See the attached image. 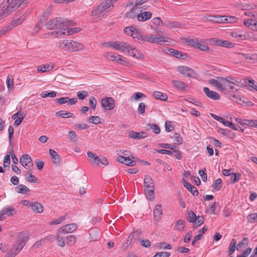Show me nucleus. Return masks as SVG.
<instances>
[{"label": "nucleus", "instance_id": "nucleus-13", "mask_svg": "<svg viewBox=\"0 0 257 257\" xmlns=\"http://www.w3.org/2000/svg\"><path fill=\"white\" fill-rule=\"evenodd\" d=\"M87 155L89 158L88 162L91 165L96 166L99 165L100 162V157L90 151L87 152Z\"/></svg>", "mask_w": 257, "mask_h": 257}, {"label": "nucleus", "instance_id": "nucleus-57", "mask_svg": "<svg viewBox=\"0 0 257 257\" xmlns=\"http://www.w3.org/2000/svg\"><path fill=\"white\" fill-rule=\"evenodd\" d=\"M237 18L233 16H225L224 22L223 23H233L236 22Z\"/></svg>", "mask_w": 257, "mask_h": 257}, {"label": "nucleus", "instance_id": "nucleus-10", "mask_svg": "<svg viewBox=\"0 0 257 257\" xmlns=\"http://www.w3.org/2000/svg\"><path fill=\"white\" fill-rule=\"evenodd\" d=\"M101 104L105 110H112L115 106L114 100L110 97H105L102 99Z\"/></svg>", "mask_w": 257, "mask_h": 257}, {"label": "nucleus", "instance_id": "nucleus-64", "mask_svg": "<svg viewBox=\"0 0 257 257\" xmlns=\"http://www.w3.org/2000/svg\"><path fill=\"white\" fill-rule=\"evenodd\" d=\"M170 253L169 252H158L153 257H169Z\"/></svg>", "mask_w": 257, "mask_h": 257}, {"label": "nucleus", "instance_id": "nucleus-46", "mask_svg": "<svg viewBox=\"0 0 257 257\" xmlns=\"http://www.w3.org/2000/svg\"><path fill=\"white\" fill-rule=\"evenodd\" d=\"M236 240L235 239H232L229 247L228 255H230L233 253L235 249L236 245Z\"/></svg>", "mask_w": 257, "mask_h": 257}, {"label": "nucleus", "instance_id": "nucleus-20", "mask_svg": "<svg viewBox=\"0 0 257 257\" xmlns=\"http://www.w3.org/2000/svg\"><path fill=\"white\" fill-rule=\"evenodd\" d=\"M244 25L251 30L257 31V21L254 19H246L243 22Z\"/></svg>", "mask_w": 257, "mask_h": 257}, {"label": "nucleus", "instance_id": "nucleus-5", "mask_svg": "<svg viewBox=\"0 0 257 257\" xmlns=\"http://www.w3.org/2000/svg\"><path fill=\"white\" fill-rule=\"evenodd\" d=\"M136 38V41L139 43H144L145 42L149 43H156L159 44H163L167 41L165 40L163 36L157 37L155 35L150 34L147 35H142L140 34L135 36Z\"/></svg>", "mask_w": 257, "mask_h": 257}, {"label": "nucleus", "instance_id": "nucleus-43", "mask_svg": "<svg viewBox=\"0 0 257 257\" xmlns=\"http://www.w3.org/2000/svg\"><path fill=\"white\" fill-rule=\"evenodd\" d=\"M101 118L98 116H92L89 117L88 121L90 123L97 124L101 123Z\"/></svg>", "mask_w": 257, "mask_h": 257}, {"label": "nucleus", "instance_id": "nucleus-11", "mask_svg": "<svg viewBox=\"0 0 257 257\" xmlns=\"http://www.w3.org/2000/svg\"><path fill=\"white\" fill-rule=\"evenodd\" d=\"M78 227L76 223H70L62 226L58 229V232H62L64 234L72 233Z\"/></svg>", "mask_w": 257, "mask_h": 257}, {"label": "nucleus", "instance_id": "nucleus-58", "mask_svg": "<svg viewBox=\"0 0 257 257\" xmlns=\"http://www.w3.org/2000/svg\"><path fill=\"white\" fill-rule=\"evenodd\" d=\"M88 95V93L86 91H78L77 94L78 98L80 100L84 99Z\"/></svg>", "mask_w": 257, "mask_h": 257}, {"label": "nucleus", "instance_id": "nucleus-12", "mask_svg": "<svg viewBox=\"0 0 257 257\" xmlns=\"http://www.w3.org/2000/svg\"><path fill=\"white\" fill-rule=\"evenodd\" d=\"M84 46L77 42L74 41H69L68 47H67V51L69 52H75L83 49Z\"/></svg>", "mask_w": 257, "mask_h": 257}, {"label": "nucleus", "instance_id": "nucleus-33", "mask_svg": "<svg viewBox=\"0 0 257 257\" xmlns=\"http://www.w3.org/2000/svg\"><path fill=\"white\" fill-rule=\"evenodd\" d=\"M147 130H153V132L156 134H159L161 130L159 125L155 123H148L147 125Z\"/></svg>", "mask_w": 257, "mask_h": 257}, {"label": "nucleus", "instance_id": "nucleus-18", "mask_svg": "<svg viewBox=\"0 0 257 257\" xmlns=\"http://www.w3.org/2000/svg\"><path fill=\"white\" fill-rule=\"evenodd\" d=\"M211 42L213 43L216 46H223L225 47H232L233 46V44L228 41H221L216 38L211 39Z\"/></svg>", "mask_w": 257, "mask_h": 257}, {"label": "nucleus", "instance_id": "nucleus-6", "mask_svg": "<svg viewBox=\"0 0 257 257\" xmlns=\"http://www.w3.org/2000/svg\"><path fill=\"white\" fill-rule=\"evenodd\" d=\"M144 187L145 195L148 199L153 201L155 198V186L152 178L149 175L145 176Z\"/></svg>", "mask_w": 257, "mask_h": 257}, {"label": "nucleus", "instance_id": "nucleus-24", "mask_svg": "<svg viewBox=\"0 0 257 257\" xmlns=\"http://www.w3.org/2000/svg\"><path fill=\"white\" fill-rule=\"evenodd\" d=\"M152 14L150 12H144L137 15V20L140 22H144L151 18Z\"/></svg>", "mask_w": 257, "mask_h": 257}, {"label": "nucleus", "instance_id": "nucleus-31", "mask_svg": "<svg viewBox=\"0 0 257 257\" xmlns=\"http://www.w3.org/2000/svg\"><path fill=\"white\" fill-rule=\"evenodd\" d=\"M162 207L161 204H157L154 210V215L155 218L160 219L162 215Z\"/></svg>", "mask_w": 257, "mask_h": 257}, {"label": "nucleus", "instance_id": "nucleus-14", "mask_svg": "<svg viewBox=\"0 0 257 257\" xmlns=\"http://www.w3.org/2000/svg\"><path fill=\"white\" fill-rule=\"evenodd\" d=\"M55 101L61 105L67 103L69 105H72L77 102V99L76 98H70L68 97H63L56 99Z\"/></svg>", "mask_w": 257, "mask_h": 257}, {"label": "nucleus", "instance_id": "nucleus-27", "mask_svg": "<svg viewBox=\"0 0 257 257\" xmlns=\"http://www.w3.org/2000/svg\"><path fill=\"white\" fill-rule=\"evenodd\" d=\"M164 26L169 29H174L181 27L182 24L177 21H167L164 23Z\"/></svg>", "mask_w": 257, "mask_h": 257}, {"label": "nucleus", "instance_id": "nucleus-63", "mask_svg": "<svg viewBox=\"0 0 257 257\" xmlns=\"http://www.w3.org/2000/svg\"><path fill=\"white\" fill-rule=\"evenodd\" d=\"M152 22L157 26L164 25V23H163L162 20L159 17H156L152 20Z\"/></svg>", "mask_w": 257, "mask_h": 257}, {"label": "nucleus", "instance_id": "nucleus-49", "mask_svg": "<svg viewBox=\"0 0 257 257\" xmlns=\"http://www.w3.org/2000/svg\"><path fill=\"white\" fill-rule=\"evenodd\" d=\"M199 41L198 39H188L186 40V42L188 45L197 48Z\"/></svg>", "mask_w": 257, "mask_h": 257}, {"label": "nucleus", "instance_id": "nucleus-7", "mask_svg": "<svg viewBox=\"0 0 257 257\" xmlns=\"http://www.w3.org/2000/svg\"><path fill=\"white\" fill-rule=\"evenodd\" d=\"M103 45L106 47H112L116 50L121 51H125V50L130 49V44L123 42L110 41Z\"/></svg>", "mask_w": 257, "mask_h": 257}, {"label": "nucleus", "instance_id": "nucleus-21", "mask_svg": "<svg viewBox=\"0 0 257 257\" xmlns=\"http://www.w3.org/2000/svg\"><path fill=\"white\" fill-rule=\"evenodd\" d=\"M49 154L54 164L59 165L61 163L60 155L54 150L49 149Z\"/></svg>", "mask_w": 257, "mask_h": 257}, {"label": "nucleus", "instance_id": "nucleus-4", "mask_svg": "<svg viewBox=\"0 0 257 257\" xmlns=\"http://www.w3.org/2000/svg\"><path fill=\"white\" fill-rule=\"evenodd\" d=\"M118 0H105L94 8L91 13V16L94 22H97L101 19V14L104 11L111 10L113 7V4Z\"/></svg>", "mask_w": 257, "mask_h": 257}, {"label": "nucleus", "instance_id": "nucleus-44", "mask_svg": "<svg viewBox=\"0 0 257 257\" xmlns=\"http://www.w3.org/2000/svg\"><path fill=\"white\" fill-rule=\"evenodd\" d=\"M171 55L175 57L176 58H181V59H183V58H184V57L186 56V54L185 53H183L182 52H181L180 51H178L174 49H173V51L171 54Z\"/></svg>", "mask_w": 257, "mask_h": 257}, {"label": "nucleus", "instance_id": "nucleus-36", "mask_svg": "<svg viewBox=\"0 0 257 257\" xmlns=\"http://www.w3.org/2000/svg\"><path fill=\"white\" fill-rule=\"evenodd\" d=\"M248 243L249 241L248 238L247 237H244L243 239L237 244L236 250L239 251L241 250L245 245H248Z\"/></svg>", "mask_w": 257, "mask_h": 257}, {"label": "nucleus", "instance_id": "nucleus-61", "mask_svg": "<svg viewBox=\"0 0 257 257\" xmlns=\"http://www.w3.org/2000/svg\"><path fill=\"white\" fill-rule=\"evenodd\" d=\"M74 128H75V129H77L78 130L81 131V130L88 128L89 125L86 123H83V124L78 123V124H76L75 125Z\"/></svg>", "mask_w": 257, "mask_h": 257}, {"label": "nucleus", "instance_id": "nucleus-41", "mask_svg": "<svg viewBox=\"0 0 257 257\" xmlns=\"http://www.w3.org/2000/svg\"><path fill=\"white\" fill-rule=\"evenodd\" d=\"M222 185V181L221 179H216L214 183L212 184L213 189L219 191L221 189Z\"/></svg>", "mask_w": 257, "mask_h": 257}, {"label": "nucleus", "instance_id": "nucleus-45", "mask_svg": "<svg viewBox=\"0 0 257 257\" xmlns=\"http://www.w3.org/2000/svg\"><path fill=\"white\" fill-rule=\"evenodd\" d=\"M56 240L58 242V245L60 247H64L65 245V239L62 237L60 234L59 232H58V230H57V234L56 235Z\"/></svg>", "mask_w": 257, "mask_h": 257}, {"label": "nucleus", "instance_id": "nucleus-55", "mask_svg": "<svg viewBox=\"0 0 257 257\" xmlns=\"http://www.w3.org/2000/svg\"><path fill=\"white\" fill-rule=\"evenodd\" d=\"M219 204L218 202H214L211 206L209 207V211L212 214H216L217 211H216V208L219 206Z\"/></svg>", "mask_w": 257, "mask_h": 257}, {"label": "nucleus", "instance_id": "nucleus-48", "mask_svg": "<svg viewBox=\"0 0 257 257\" xmlns=\"http://www.w3.org/2000/svg\"><path fill=\"white\" fill-rule=\"evenodd\" d=\"M146 97L147 96L145 94L138 92L132 95L131 98L132 99H134L135 101H137L139 100L140 98H146Z\"/></svg>", "mask_w": 257, "mask_h": 257}, {"label": "nucleus", "instance_id": "nucleus-42", "mask_svg": "<svg viewBox=\"0 0 257 257\" xmlns=\"http://www.w3.org/2000/svg\"><path fill=\"white\" fill-rule=\"evenodd\" d=\"M26 177L27 181L31 183H36L38 180V179L30 172H27Z\"/></svg>", "mask_w": 257, "mask_h": 257}, {"label": "nucleus", "instance_id": "nucleus-15", "mask_svg": "<svg viewBox=\"0 0 257 257\" xmlns=\"http://www.w3.org/2000/svg\"><path fill=\"white\" fill-rule=\"evenodd\" d=\"M203 90L208 98L213 100H218L220 99V95L217 92L210 90L208 87H204Z\"/></svg>", "mask_w": 257, "mask_h": 257}, {"label": "nucleus", "instance_id": "nucleus-9", "mask_svg": "<svg viewBox=\"0 0 257 257\" xmlns=\"http://www.w3.org/2000/svg\"><path fill=\"white\" fill-rule=\"evenodd\" d=\"M177 71L181 74L186 75L188 77H195L197 73L192 68L185 66H179L177 67Z\"/></svg>", "mask_w": 257, "mask_h": 257}, {"label": "nucleus", "instance_id": "nucleus-53", "mask_svg": "<svg viewBox=\"0 0 257 257\" xmlns=\"http://www.w3.org/2000/svg\"><path fill=\"white\" fill-rule=\"evenodd\" d=\"M41 96L42 98H45L46 97H55L56 96V92L53 91L50 92L47 91L42 92L41 94Z\"/></svg>", "mask_w": 257, "mask_h": 257}, {"label": "nucleus", "instance_id": "nucleus-52", "mask_svg": "<svg viewBox=\"0 0 257 257\" xmlns=\"http://www.w3.org/2000/svg\"><path fill=\"white\" fill-rule=\"evenodd\" d=\"M6 83L9 90H11L13 88L14 84L12 76H8L7 77Z\"/></svg>", "mask_w": 257, "mask_h": 257}, {"label": "nucleus", "instance_id": "nucleus-62", "mask_svg": "<svg viewBox=\"0 0 257 257\" xmlns=\"http://www.w3.org/2000/svg\"><path fill=\"white\" fill-rule=\"evenodd\" d=\"M146 107V105L144 103L141 102L139 104V107L138 108V113H139L140 114H143L144 113H145Z\"/></svg>", "mask_w": 257, "mask_h": 257}, {"label": "nucleus", "instance_id": "nucleus-30", "mask_svg": "<svg viewBox=\"0 0 257 257\" xmlns=\"http://www.w3.org/2000/svg\"><path fill=\"white\" fill-rule=\"evenodd\" d=\"M219 80L220 81H218L215 79L212 78L209 80V83L210 84L216 87L220 90L223 91V82H222L221 80Z\"/></svg>", "mask_w": 257, "mask_h": 257}, {"label": "nucleus", "instance_id": "nucleus-3", "mask_svg": "<svg viewBox=\"0 0 257 257\" xmlns=\"http://www.w3.org/2000/svg\"><path fill=\"white\" fill-rule=\"evenodd\" d=\"M75 25L73 21L64 18H55L48 21L45 26L49 30H63L66 28Z\"/></svg>", "mask_w": 257, "mask_h": 257}, {"label": "nucleus", "instance_id": "nucleus-60", "mask_svg": "<svg viewBox=\"0 0 257 257\" xmlns=\"http://www.w3.org/2000/svg\"><path fill=\"white\" fill-rule=\"evenodd\" d=\"M118 60H117V62L118 63L124 66H128L130 64V63L126 61L122 56L118 55Z\"/></svg>", "mask_w": 257, "mask_h": 257}, {"label": "nucleus", "instance_id": "nucleus-1", "mask_svg": "<svg viewBox=\"0 0 257 257\" xmlns=\"http://www.w3.org/2000/svg\"><path fill=\"white\" fill-rule=\"evenodd\" d=\"M31 0H4L0 5V20L7 17L23 4H27Z\"/></svg>", "mask_w": 257, "mask_h": 257}, {"label": "nucleus", "instance_id": "nucleus-50", "mask_svg": "<svg viewBox=\"0 0 257 257\" xmlns=\"http://www.w3.org/2000/svg\"><path fill=\"white\" fill-rule=\"evenodd\" d=\"M196 219V215L195 213L192 211L190 210L188 212V216L187 218V220L190 222L194 223L195 222Z\"/></svg>", "mask_w": 257, "mask_h": 257}, {"label": "nucleus", "instance_id": "nucleus-51", "mask_svg": "<svg viewBox=\"0 0 257 257\" xmlns=\"http://www.w3.org/2000/svg\"><path fill=\"white\" fill-rule=\"evenodd\" d=\"M241 176L240 173H233L230 175V180L232 183H235L238 181Z\"/></svg>", "mask_w": 257, "mask_h": 257}, {"label": "nucleus", "instance_id": "nucleus-39", "mask_svg": "<svg viewBox=\"0 0 257 257\" xmlns=\"http://www.w3.org/2000/svg\"><path fill=\"white\" fill-rule=\"evenodd\" d=\"M210 20L214 23H224L225 20V16H211Z\"/></svg>", "mask_w": 257, "mask_h": 257}, {"label": "nucleus", "instance_id": "nucleus-22", "mask_svg": "<svg viewBox=\"0 0 257 257\" xmlns=\"http://www.w3.org/2000/svg\"><path fill=\"white\" fill-rule=\"evenodd\" d=\"M30 207L33 211L37 213H41L44 211L43 205L38 202H31L30 204Z\"/></svg>", "mask_w": 257, "mask_h": 257}, {"label": "nucleus", "instance_id": "nucleus-37", "mask_svg": "<svg viewBox=\"0 0 257 257\" xmlns=\"http://www.w3.org/2000/svg\"><path fill=\"white\" fill-rule=\"evenodd\" d=\"M17 193L21 194H25L30 192V190L29 188L23 184L19 185L16 189Z\"/></svg>", "mask_w": 257, "mask_h": 257}, {"label": "nucleus", "instance_id": "nucleus-28", "mask_svg": "<svg viewBox=\"0 0 257 257\" xmlns=\"http://www.w3.org/2000/svg\"><path fill=\"white\" fill-rule=\"evenodd\" d=\"M217 78L219 80H221L223 82L229 83L236 85H238L240 83L239 81L235 80L234 78L229 76L226 77V78L219 77Z\"/></svg>", "mask_w": 257, "mask_h": 257}, {"label": "nucleus", "instance_id": "nucleus-35", "mask_svg": "<svg viewBox=\"0 0 257 257\" xmlns=\"http://www.w3.org/2000/svg\"><path fill=\"white\" fill-rule=\"evenodd\" d=\"M185 221L179 219L175 222V228L176 230L182 232L185 229Z\"/></svg>", "mask_w": 257, "mask_h": 257}, {"label": "nucleus", "instance_id": "nucleus-26", "mask_svg": "<svg viewBox=\"0 0 257 257\" xmlns=\"http://www.w3.org/2000/svg\"><path fill=\"white\" fill-rule=\"evenodd\" d=\"M129 137L132 139H140L146 138L147 137V133L144 132L137 133L136 132L133 131L130 132L129 134Z\"/></svg>", "mask_w": 257, "mask_h": 257}, {"label": "nucleus", "instance_id": "nucleus-25", "mask_svg": "<svg viewBox=\"0 0 257 257\" xmlns=\"http://www.w3.org/2000/svg\"><path fill=\"white\" fill-rule=\"evenodd\" d=\"M26 19V15H23L18 19L14 20L9 24L12 29L21 25Z\"/></svg>", "mask_w": 257, "mask_h": 257}, {"label": "nucleus", "instance_id": "nucleus-32", "mask_svg": "<svg viewBox=\"0 0 257 257\" xmlns=\"http://www.w3.org/2000/svg\"><path fill=\"white\" fill-rule=\"evenodd\" d=\"M153 96L157 99L166 101L168 99V96L166 93L159 91H155L153 93Z\"/></svg>", "mask_w": 257, "mask_h": 257}, {"label": "nucleus", "instance_id": "nucleus-38", "mask_svg": "<svg viewBox=\"0 0 257 257\" xmlns=\"http://www.w3.org/2000/svg\"><path fill=\"white\" fill-rule=\"evenodd\" d=\"M3 210L4 211L5 214L9 216H11L14 214L16 213V210L14 208L10 206H5Z\"/></svg>", "mask_w": 257, "mask_h": 257}, {"label": "nucleus", "instance_id": "nucleus-8", "mask_svg": "<svg viewBox=\"0 0 257 257\" xmlns=\"http://www.w3.org/2000/svg\"><path fill=\"white\" fill-rule=\"evenodd\" d=\"M20 162L25 168L31 171L33 169L32 160L29 155H23L20 158Z\"/></svg>", "mask_w": 257, "mask_h": 257}, {"label": "nucleus", "instance_id": "nucleus-16", "mask_svg": "<svg viewBox=\"0 0 257 257\" xmlns=\"http://www.w3.org/2000/svg\"><path fill=\"white\" fill-rule=\"evenodd\" d=\"M184 186L190 191L192 194L194 196H198L199 192L197 189L194 186L192 185L191 183L186 181L184 178L182 179Z\"/></svg>", "mask_w": 257, "mask_h": 257}, {"label": "nucleus", "instance_id": "nucleus-29", "mask_svg": "<svg viewBox=\"0 0 257 257\" xmlns=\"http://www.w3.org/2000/svg\"><path fill=\"white\" fill-rule=\"evenodd\" d=\"M56 115L57 116H59L62 118H70V117H73L74 118L75 117L74 113L65 111L64 110H60L58 111L56 113Z\"/></svg>", "mask_w": 257, "mask_h": 257}, {"label": "nucleus", "instance_id": "nucleus-54", "mask_svg": "<svg viewBox=\"0 0 257 257\" xmlns=\"http://www.w3.org/2000/svg\"><path fill=\"white\" fill-rule=\"evenodd\" d=\"M12 27L9 24L7 26H5L2 30H0V37H2L5 35L7 32L12 30Z\"/></svg>", "mask_w": 257, "mask_h": 257}, {"label": "nucleus", "instance_id": "nucleus-17", "mask_svg": "<svg viewBox=\"0 0 257 257\" xmlns=\"http://www.w3.org/2000/svg\"><path fill=\"white\" fill-rule=\"evenodd\" d=\"M117 161L120 163L124 164L129 166H135L136 164V162L135 161L131 160L129 158V156L126 157L119 156L117 158Z\"/></svg>", "mask_w": 257, "mask_h": 257}, {"label": "nucleus", "instance_id": "nucleus-59", "mask_svg": "<svg viewBox=\"0 0 257 257\" xmlns=\"http://www.w3.org/2000/svg\"><path fill=\"white\" fill-rule=\"evenodd\" d=\"M174 138V141L176 144L178 145L182 144L183 143V139L181 137V136L178 133H175L173 136Z\"/></svg>", "mask_w": 257, "mask_h": 257}, {"label": "nucleus", "instance_id": "nucleus-56", "mask_svg": "<svg viewBox=\"0 0 257 257\" xmlns=\"http://www.w3.org/2000/svg\"><path fill=\"white\" fill-rule=\"evenodd\" d=\"M247 220L250 223L257 222V213L249 215L247 216Z\"/></svg>", "mask_w": 257, "mask_h": 257}, {"label": "nucleus", "instance_id": "nucleus-47", "mask_svg": "<svg viewBox=\"0 0 257 257\" xmlns=\"http://www.w3.org/2000/svg\"><path fill=\"white\" fill-rule=\"evenodd\" d=\"M76 240V237L75 235H68L66 237V243L70 245H73Z\"/></svg>", "mask_w": 257, "mask_h": 257}, {"label": "nucleus", "instance_id": "nucleus-2", "mask_svg": "<svg viewBox=\"0 0 257 257\" xmlns=\"http://www.w3.org/2000/svg\"><path fill=\"white\" fill-rule=\"evenodd\" d=\"M30 237V233L26 231L21 232L12 247L5 257H15L26 245Z\"/></svg>", "mask_w": 257, "mask_h": 257}, {"label": "nucleus", "instance_id": "nucleus-34", "mask_svg": "<svg viewBox=\"0 0 257 257\" xmlns=\"http://www.w3.org/2000/svg\"><path fill=\"white\" fill-rule=\"evenodd\" d=\"M52 69L53 66L46 64L39 66L37 68V71L39 73H44L50 71L52 70Z\"/></svg>", "mask_w": 257, "mask_h": 257}, {"label": "nucleus", "instance_id": "nucleus-40", "mask_svg": "<svg viewBox=\"0 0 257 257\" xmlns=\"http://www.w3.org/2000/svg\"><path fill=\"white\" fill-rule=\"evenodd\" d=\"M68 42L69 41L66 40H62L59 42L57 43V45L59 48L64 51H67V47H68Z\"/></svg>", "mask_w": 257, "mask_h": 257}, {"label": "nucleus", "instance_id": "nucleus-19", "mask_svg": "<svg viewBox=\"0 0 257 257\" xmlns=\"http://www.w3.org/2000/svg\"><path fill=\"white\" fill-rule=\"evenodd\" d=\"M173 86L178 90L183 91L188 87V85L186 83L179 80H172Z\"/></svg>", "mask_w": 257, "mask_h": 257}, {"label": "nucleus", "instance_id": "nucleus-23", "mask_svg": "<svg viewBox=\"0 0 257 257\" xmlns=\"http://www.w3.org/2000/svg\"><path fill=\"white\" fill-rule=\"evenodd\" d=\"M123 31L126 34L132 37L136 41V38H135V36H137V35H139V32L135 27L132 26L127 27L124 28Z\"/></svg>", "mask_w": 257, "mask_h": 257}]
</instances>
